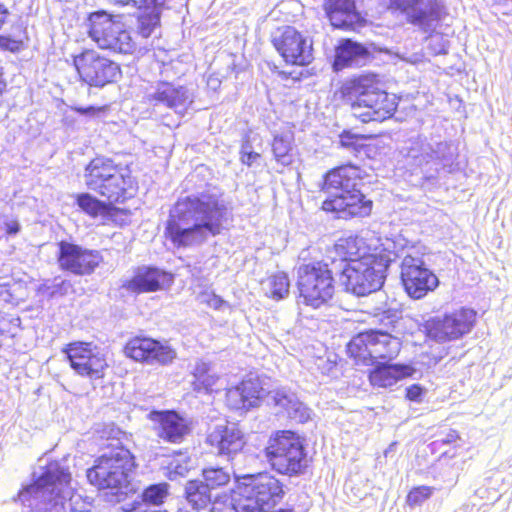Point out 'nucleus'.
<instances>
[{
    "instance_id": "1",
    "label": "nucleus",
    "mask_w": 512,
    "mask_h": 512,
    "mask_svg": "<svg viewBox=\"0 0 512 512\" xmlns=\"http://www.w3.org/2000/svg\"><path fill=\"white\" fill-rule=\"evenodd\" d=\"M85 185L105 200L82 192L75 196L79 209L89 217H98L122 226L131 212L116 204H124L135 197L139 186L128 164L116 162L113 158L98 155L92 158L84 168Z\"/></svg>"
},
{
    "instance_id": "2",
    "label": "nucleus",
    "mask_w": 512,
    "mask_h": 512,
    "mask_svg": "<svg viewBox=\"0 0 512 512\" xmlns=\"http://www.w3.org/2000/svg\"><path fill=\"white\" fill-rule=\"evenodd\" d=\"M226 216V205L212 194L181 197L169 212L164 236L176 248L199 245L222 233Z\"/></svg>"
},
{
    "instance_id": "3",
    "label": "nucleus",
    "mask_w": 512,
    "mask_h": 512,
    "mask_svg": "<svg viewBox=\"0 0 512 512\" xmlns=\"http://www.w3.org/2000/svg\"><path fill=\"white\" fill-rule=\"evenodd\" d=\"M402 349L399 337L381 329H367L354 335L346 345V353L356 366L372 368L368 381L373 388H390L411 377L415 369L406 363H392Z\"/></svg>"
},
{
    "instance_id": "4",
    "label": "nucleus",
    "mask_w": 512,
    "mask_h": 512,
    "mask_svg": "<svg viewBox=\"0 0 512 512\" xmlns=\"http://www.w3.org/2000/svg\"><path fill=\"white\" fill-rule=\"evenodd\" d=\"M367 176L361 166L351 162L327 170L322 176L320 189L326 193H338L326 197L321 203V210L344 221L370 217L374 201L356 188Z\"/></svg>"
},
{
    "instance_id": "5",
    "label": "nucleus",
    "mask_w": 512,
    "mask_h": 512,
    "mask_svg": "<svg viewBox=\"0 0 512 512\" xmlns=\"http://www.w3.org/2000/svg\"><path fill=\"white\" fill-rule=\"evenodd\" d=\"M336 95L362 124L384 122L394 116L398 107L396 96L383 88L380 76L374 72L349 77L339 85Z\"/></svg>"
},
{
    "instance_id": "6",
    "label": "nucleus",
    "mask_w": 512,
    "mask_h": 512,
    "mask_svg": "<svg viewBox=\"0 0 512 512\" xmlns=\"http://www.w3.org/2000/svg\"><path fill=\"white\" fill-rule=\"evenodd\" d=\"M105 439L104 447L109 451L95 459L87 470V479L98 489L126 487L138 467L136 457L126 445L129 438L120 429H111Z\"/></svg>"
},
{
    "instance_id": "7",
    "label": "nucleus",
    "mask_w": 512,
    "mask_h": 512,
    "mask_svg": "<svg viewBox=\"0 0 512 512\" xmlns=\"http://www.w3.org/2000/svg\"><path fill=\"white\" fill-rule=\"evenodd\" d=\"M285 495L284 482L267 470L235 476L229 491L230 505L235 512H269Z\"/></svg>"
},
{
    "instance_id": "8",
    "label": "nucleus",
    "mask_w": 512,
    "mask_h": 512,
    "mask_svg": "<svg viewBox=\"0 0 512 512\" xmlns=\"http://www.w3.org/2000/svg\"><path fill=\"white\" fill-rule=\"evenodd\" d=\"M270 469L277 475L302 478L312 471V457L309 455L305 438L294 430L280 429L272 432L262 450Z\"/></svg>"
},
{
    "instance_id": "9",
    "label": "nucleus",
    "mask_w": 512,
    "mask_h": 512,
    "mask_svg": "<svg viewBox=\"0 0 512 512\" xmlns=\"http://www.w3.org/2000/svg\"><path fill=\"white\" fill-rule=\"evenodd\" d=\"M298 303L312 309L330 305L336 293V280L329 264L316 260L300 265L296 279Z\"/></svg>"
},
{
    "instance_id": "10",
    "label": "nucleus",
    "mask_w": 512,
    "mask_h": 512,
    "mask_svg": "<svg viewBox=\"0 0 512 512\" xmlns=\"http://www.w3.org/2000/svg\"><path fill=\"white\" fill-rule=\"evenodd\" d=\"M87 35L99 48L114 54L131 55L137 45L120 15L105 10L91 12L86 18Z\"/></svg>"
},
{
    "instance_id": "11",
    "label": "nucleus",
    "mask_w": 512,
    "mask_h": 512,
    "mask_svg": "<svg viewBox=\"0 0 512 512\" xmlns=\"http://www.w3.org/2000/svg\"><path fill=\"white\" fill-rule=\"evenodd\" d=\"M87 35L99 48L114 54L131 55L137 45L120 15L105 10L91 12L86 18Z\"/></svg>"
},
{
    "instance_id": "12",
    "label": "nucleus",
    "mask_w": 512,
    "mask_h": 512,
    "mask_svg": "<svg viewBox=\"0 0 512 512\" xmlns=\"http://www.w3.org/2000/svg\"><path fill=\"white\" fill-rule=\"evenodd\" d=\"M78 82L90 89L118 84L123 78L122 65L96 48H83L71 56Z\"/></svg>"
},
{
    "instance_id": "13",
    "label": "nucleus",
    "mask_w": 512,
    "mask_h": 512,
    "mask_svg": "<svg viewBox=\"0 0 512 512\" xmlns=\"http://www.w3.org/2000/svg\"><path fill=\"white\" fill-rule=\"evenodd\" d=\"M387 263L378 253L344 265L339 273L344 289L356 296H367L380 290L385 281Z\"/></svg>"
},
{
    "instance_id": "14",
    "label": "nucleus",
    "mask_w": 512,
    "mask_h": 512,
    "mask_svg": "<svg viewBox=\"0 0 512 512\" xmlns=\"http://www.w3.org/2000/svg\"><path fill=\"white\" fill-rule=\"evenodd\" d=\"M270 42L287 66L307 67L314 61V43L307 31L282 25L271 34Z\"/></svg>"
},
{
    "instance_id": "15",
    "label": "nucleus",
    "mask_w": 512,
    "mask_h": 512,
    "mask_svg": "<svg viewBox=\"0 0 512 512\" xmlns=\"http://www.w3.org/2000/svg\"><path fill=\"white\" fill-rule=\"evenodd\" d=\"M71 369L80 377L92 381L105 377L109 365L101 349L89 341H71L62 348Z\"/></svg>"
},
{
    "instance_id": "16",
    "label": "nucleus",
    "mask_w": 512,
    "mask_h": 512,
    "mask_svg": "<svg viewBox=\"0 0 512 512\" xmlns=\"http://www.w3.org/2000/svg\"><path fill=\"white\" fill-rule=\"evenodd\" d=\"M475 322L476 312L470 308L460 307L442 317L429 318L423 327L428 338L445 343L460 339L469 333Z\"/></svg>"
},
{
    "instance_id": "17",
    "label": "nucleus",
    "mask_w": 512,
    "mask_h": 512,
    "mask_svg": "<svg viewBox=\"0 0 512 512\" xmlns=\"http://www.w3.org/2000/svg\"><path fill=\"white\" fill-rule=\"evenodd\" d=\"M389 9L403 14L406 21L423 31H429L448 16L442 0H389Z\"/></svg>"
},
{
    "instance_id": "18",
    "label": "nucleus",
    "mask_w": 512,
    "mask_h": 512,
    "mask_svg": "<svg viewBox=\"0 0 512 512\" xmlns=\"http://www.w3.org/2000/svg\"><path fill=\"white\" fill-rule=\"evenodd\" d=\"M56 260L61 271L76 276L93 274L103 263L99 250L89 249L79 244L61 240L57 244Z\"/></svg>"
},
{
    "instance_id": "19",
    "label": "nucleus",
    "mask_w": 512,
    "mask_h": 512,
    "mask_svg": "<svg viewBox=\"0 0 512 512\" xmlns=\"http://www.w3.org/2000/svg\"><path fill=\"white\" fill-rule=\"evenodd\" d=\"M123 353L135 362L160 366L171 365L177 357L172 346L144 335L130 337L123 346Z\"/></svg>"
},
{
    "instance_id": "20",
    "label": "nucleus",
    "mask_w": 512,
    "mask_h": 512,
    "mask_svg": "<svg viewBox=\"0 0 512 512\" xmlns=\"http://www.w3.org/2000/svg\"><path fill=\"white\" fill-rule=\"evenodd\" d=\"M401 281L406 293L412 299H421L438 285V277L421 259L405 256L401 265Z\"/></svg>"
},
{
    "instance_id": "21",
    "label": "nucleus",
    "mask_w": 512,
    "mask_h": 512,
    "mask_svg": "<svg viewBox=\"0 0 512 512\" xmlns=\"http://www.w3.org/2000/svg\"><path fill=\"white\" fill-rule=\"evenodd\" d=\"M174 281L172 273L153 265L138 266L132 275L124 280L121 288L131 295L156 293L167 290Z\"/></svg>"
},
{
    "instance_id": "22",
    "label": "nucleus",
    "mask_w": 512,
    "mask_h": 512,
    "mask_svg": "<svg viewBox=\"0 0 512 512\" xmlns=\"http://www.w3.org/2000/svg\"><path fill=\"white\" fill-rule=\"evenodd\" d=\"M268 391L257 375H248L236 385L226 389L225 404L233 411L247 412L259 407L267 397Z\"/></svg>"
},
{
    "instance_id": "23",
    "label": "nucleus",
    "mask_w": 512,
    "mask_h": 512,
    "mask_svg": "<svg viewBox=\"0 0 512 512\" xmlns=\"http://www.w3.org/2000/svg\"><path fill=\"white\" fill-rule=\"evenodd\" d=\"M157 437L169 444H181L191 434V422L175 410H153L148 415Z\"/></svg>"
},
{
    "instance_id": "24",
    "label": "nucleus",
    "mask_w": 512,
    "mask_h": 512,
    "mask_svg": "<svg viewBox=\"0 0 512 512\" xmlns=\"http://www.w3.org/2000/svg\"><path fill=\"white\" fill-rule=\"evenodd\" d=\"M71 480L67 468L49 463L37 478L20 490L19 495L36 496L41 492H49L54 499L62 498V492L70 486Z\"/></svg>"
},
{
    "instance_id": "25",
    "label": "nucleus",
    "mask_w": 512,
    "mask_h": 512,
    "mask_svg": "<svg viewBox=\"0 0 512 512\" xmlns=\"http://www.w3.org/2000/svg\"><path fill=\"white\" fill-rule=\"evenodd\" d=\"M338 147L356 158L364 155L366 159L376 160L385 154L388 145L380 135L360 134L351 129H344L338 135Z\"/></svg>"
},
{
    "instance_id": "26",
    "label": "nucleus",
    "mask_w": 512,
    "mask_h": 512,
    "mask_svg": "<svg viewBox=\"0 0 512 512\" xmlns=\"http://www.w3.org/2000/svg\"><path fill=\"white\" fill-rule=\"evenodd\" d=\"M205 443L217 456L232 458L242 452L246 439L239 428L221 424L208 429Z\"/></svg>"
},
{
    "instance_id": "27",
    "label": "nucleus",
    "mask_w": 512,
    "mask_h": 512,
    "mask_svg": "<svg viewBox=\"0 0 512 512\" xmlns=\"http://www.w3.org/2000/svg\"><path fill=\"white\" fill-rule=\"evenodd\" d=\"M322 8L330 25L335 29L357 31L366 24L355 0H323Z\"/></svg>"
},
{
    "instance_id": "28",
    "label": "nucleus",
    "mask_w": 512,
    "mask_h": 512,
    "mask_svg": "<svg viewBox=\"0 0 512 512\" xmlns=\"http://www.w3.org/2000/svg\"><path fill=\"white\" fill-rule=\"evenodd\" d=\"M331 261L348 265L359 261L373 253L365 240L358 235H347L338 238L330 249Z\"/></svg>"
},
{
    "instance_id": "29",
    "label": "nucleus",
    "mask_w": 512,
    "mask_h": 512,
    "mask_svg": "<svg viewBox=\"0 0 512 512\" xmlns=\"http://www.w3.org/2000/svg\"><path fill=\"white\" fill-rule=\"evenodd\" d=\"M371 57V53L363 44L350 38L341 39L335 47L332 69L340 72L347 68L359 67Z\"/></svg>"
},
{
    "instance_id": "30",
    "label": "nucleus",
    "mask_w": 512,
    "mask_h": 512,
    "mask_svg": "<svg viewBox=\"0 0 512 512\" xmlns=\"http://www.w3.org/2000/svg\"><path fill=\"white\" fill-rule=\"evenodd\" d=\"M147 100L152 105L161 104L170 109L177 110L185 106L187 95L183 87L162 82L153 93L147 96Z\"/></svg>"
},
{
    "instance_id": "31",
    "label": "nucleus",
    "mask_w": 512,
    "mask_h": 512,
    "mask_svg": "<svg viewBox=\"0 0 512 512\" xmlns=\"http://www.w3.org/2000/svg\"><path fill=\"white\" fill-rule=\"evenodd\" d=\"M184 498L190 508L197 512L208 509L217 500V497H213L212 491L203 484L201 479L187 481Z\"/></svg>"
},
{
    "instance_id": "32",
    "label": "nucleus",
    "mask_w": 512,
    "mask_h": 512,
    "mask_svg": "<svg viewBox=\"0 0 512 512\" xmlns=\"http://www.w3.org/2000/svg\"><path fill=\"white\" fill-rule=\"evenodd\" d=\"M274 405L279 412L297 423H306L310 419V409L296 397L277 391L273 396Z\"/></svg>"
},
{
    "instance_id": "33",
    "label": "nucleus",
    "mask_w": 512,
    "mask_h": 512,
    "mask_svg": "<svg viewBox=\"0 0 512 512\" xmlns=\"http://www.w3.org/2000/svg\"><path fill=\"white\" fill-rule=\"evenodd\" d=\"M210 370L211 367L209 363L203 360H199L196 362L192 372V385L194 390L198 392H212L213 387L219 380V377L216 374H212Z\"/></svg>"
},
{
    "instance_id": "34",
    "label": "nucleus",
    "mask_w": 512,
    "mask_h": 512,
    "mask_svg": "<svg viewBox=\"0 0 512 512\" xmlns=\"http://www.w3.org/2000/svg\"><path fill=\"white\" fill-rule=\"evenodd\" d=\"M201 481L213 492L228 486L231 474L224 467L210 466L202 469Z\"/></svg>"
},
{
    "instance_id": "35",
    "label": "nucleus",
    "mask_w": 512,
    "mask_h": 512,
    "mask_svg": "<svg viewBox=\"0 0 512 512\" xmlns=\"http://www.w3.org/2000/svg\"><path fill=\"white\" fill-rule=\"evenodd\" d=\"M266 282L268 285L266 296L268 298L279 301L288 295L290 280L287 273L282 271L276 272L267 277Z\"/></svg>"
},
{
    "instance_id": "36",
    "label": "nucleus",
    "mask_w": 512,
    "mask_h": 512,
    "mask_svg": "<svg viewBox=\"0 0 512 512\" xmlns=\"http://www.w3.org/2000/svg\"><path fill=\"white\" fill-rule=\"evenodd\" d=\"M291 141L284 136H275L272 141V152L275 160L283 166L293 162Z\"/></svg>"
},
{
    "instance_id": "37",
    "label": "nucleus",
    "mask_w": 512,
    "mask_h": 512,
    "mask_svg": "<svg viewBox=\"0 0 512 512\" xmlns=\"http://www.w3.org/2000/svg\"><path fill=\"white\" fill-rule=\"evenodd\" d=\"M167 495L168 485L166 483L150 485L142 493L143 504L161 505Z\"/></svg>"
},
{
    "instance_id": "38",
    "label": "nucleus",
    "mask_w": 512,
    "mask_h": 512,
    "mask_svg": "<svg viewBox=\"0 0 512 512\" xmlns=\"http://www.w3.org/2000/svg\"><path fill=\"white\" fill-rule=\"evenodd\" d=\"M433 492L434 488L431 486L420 485L412 487L406 495V504L412 508L421 506L432 496Z\"/></svg>"
},
{
    "instance_id": "39",
    "label": "nucleus",
    "mask_w": 512,
    "mask_h": 512,
    "mask_svg": "<svg viewBox=\"0 0 512 512\" xmlns=\"http://www.w3.org/2000/svg\"><path fill=\"white\" fill-rule=\"evenodd\" d=\"M159 16L155 13L142 14L138 18V33L148 38L159 25Z\"/></svg>"
},
{
    "instance_id": "40",
    "label": "nucleus",
    "mask_w": 512,
    "mask_h": 512,
    "mask_svg": "<svg viewBox=\"0 0 512 512\" xmlns=\"http://www.w3.org/2000/svg\"><path fill=\"white\" fill-rule=\"evenodd\" d=\"M200 299L201 303L213 310H220L228 305L227 302L214 291H202L200 293Z\"/></svg>"
},
{
    "instance_id": "41",
    "label": "nucleus",
    "mask_w": 512,
    "mask_h": 512,
    "mask_svg": "<svg viewBox=\"0 0 512 512\" xmlns=\"http://www.w3.org/2000/svg\"><path fill=\"white\" fill-rule=\"evenodd\" d=\"M70 288H71V284L68 280H61L59 283L53 285L52 287L47 286L46 284L43 285L44 291L50 297H54L57 295H59V296L66 295Z\"/></svg>"
},
{
    "instance_id": "42",
    "label": "nucleus",
    "mask_w": 512,
    "mask_h": 512,
    "mask_svg": "<svg viewBox=\"0 0 512 512\" xmlns=\"http://www.w3.org/2000/svg\"><path fill=\"white\" fill-rule=\"evenodd\" d=\"M71 110L79 115L96 117V116H99L100 114L106 112L107 107L106 106H94V105H89L86 107L72 106Z\"/></svg>"
},
{
    "instance_id": "43",
    "label": "nucleus",
    "mask_w": 512,
    "mask_h": 512,
    "mask_svg": "<svg viewBox=\"0 0 512 512\" xmlns=\"http://www.w3.org/2000/svg\"><path fill=\"white\" fill-rule=\"evenodd\" d=\"M425 389L419 384H412L406 388L405 397L409 401L419 402L424 394Z\"/></svg>"
},
{
    "instance_id": "44",
    "label": "nucleus",
    "mask_w": 512,
    "mask_h": 512,
    "mask_svg": "<svg viewBox=\"0 0 512 512\" xmlns=\"http://www.w3.org/2000/svg\"><path fill=\"white\" fill-rule=\"evenodd\" d=\"M261 158V154L254 151H247L245 149L240 150V161L243 165L248 167L255 164Z\"/></svg>"
},
{
    "instance_id": "45",
    "label": "nucleus",
    "mask_w": 512,
    "mask_h": 512,
    "mask_svg": "<svg viewBox=\"0 0 512 512\" xmlns=\"http://www.w3.org/2000/svg\"><path fill=\"white\" fill-rule=\"evenodd\" d=\"M21 231V224L17 219L4 223V234L6 237L15 236Z\"/></svg>"
},
{
    "instance_id": "46",
    "label": "nucleus",
    "mask_w": 512,
    "mask_h": 512,
    "mask_svg": "<svg viewBox=\"0 0 512 512\" xmlns=\"http://www.w3.org/2000/svg\"><path fill=\"white\" fill-rule=\"evenodd\" d=\"M20 45V41H16L10 37L0 35V48L14 51L19 49Z\"/></svg>"
},
{
    "instance_id": "47",
    "label": "nucleus",
    "mask_w": 512,
    "mask_h": 512,
    "mask_svg": "<svg viewBox=\"0 0 512 512\" xmlns=\"http://www.w3.org/2000/svg\"><path fill=\"white\" fill-rule=\"evenodd\" d=\"M459 439H460V435H459L458 431L455 429H450L446 433L445 438H443L442 442L445 444H451V443L456 442Z\"/></svg>"
},
{
    "instance_id": "48",
    "label": "nucleus",
    "mask_w": 512,
    "mask_h": 512,
    "mask_svg": "<svg viewBox=\"0 0 512 512\" xmlns=\"http://www.w3.org/2000/svg\"><path fill=\"white\" fill-rule=\"evenodd\" d=\"M9 15V10L4 3L0 2V28L4 25Z\"/></svg>"
},
{
    "instance_id": "49",
    "label": "nucleus",
    "mask_w": 512,
    "mask_h": 512,
    "mask_svg": "<svg viewBox=\"0 0 512 512\" xmlns=\"http://www.w3.org/2000/svg\"><path fill=\"white\" fill-rule=\"evenodd\" d=\"M109 3L116 6H128L138 4V0H107Z\"/></svg>"
},
{
    "instance_id": "50",
    "label": "nucleus",
    "mask_w": 512,
    "mask_h": 512,
    "mask_svg": "<svg viewBox=\"0 0 512 512\" xmlns=\"http://www.w3.org/2000/svg\"><path fill=\"white\" fill-rule=\"evenodd\" d=\"M165 0H138V3H141L142 5L146 7L150 6H157L159 4H162Z\"/></svg>"
},
{
    "instance_id": "51",
    "label": "nucleus",
    "mask_w": 512,
    "mask_h": 512,
    "mask_svg": "<svg viewBox=\"0 0 512 512\" xmlns=\"http://www.w3.org/2000/svg\"><path fill=\"white\" fill-rule=\"evenodd\" d=\"M3 294H7L8 296H11L10 284H8V283L0 284V296Z\"/></svg>"
},
{
    "instance_id": "52",
    "label": "nucleus",
    "mask_w": 512,
    "mask_h": 512,
    "mask_svg": "<svg viewBox=\"0 0 512 512\" xmlns=\"http://www.w3.org/2000/svg\"><path fill=\"white\" fill-rule=\"evenodd\" d=\"M6 87V84L3 80L0 79V96L2 95L4 89Z\"/></svg>"
},
{
    "instance_id": "53",
    "label": "nucleus",
    "mask_w": 512,
    "mask_h": 512,
    "mask_svg": "<svg viewBox=\"0 0 512 512\" xmlns=\"http://www.w3.org/2000/svg\"><path fill=\"white\" fill-rule=\"evenodd\" d=\"M275 512H295L292 508H281Z\"/></svg>"
}]
</instances>
